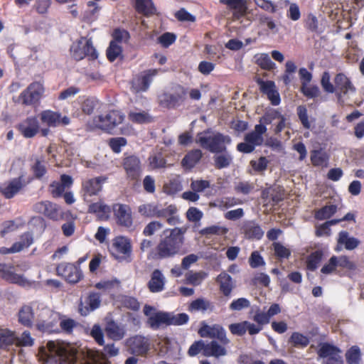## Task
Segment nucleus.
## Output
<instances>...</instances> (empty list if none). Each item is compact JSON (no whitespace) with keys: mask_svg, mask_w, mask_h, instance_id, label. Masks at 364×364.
Returning <instances> with one entry per match:
<instances>
[{"mask_svg":"<svg viewBox=\"0 0 364 364\" xmlns=\"http://www.w3.org/2000/svg\"><path fill=\"white\" fill-rule=\"evenodd\" d=\"M186 231V228H183L165 230L155 250L149 252L148 259H162L178 255L184 242Z\"/></svg>","mask_w":364,"mask_h":364,"instance_id":"1","label":"nucleus"},{"mask_svg":"<svg viewBox=\"0 0 364 364\" xmlns=\"http://www.w3.org/2000/svg\"><path fill=\"white\" fill-rule=\"evenodd\" d=\"M76 350L58 342L48 341L43 348L45 364H76Z\"/></svg>","mask_w":364,"mask_h":364,"instance_id":"2","label":"nucleus"},{"mask_svg":"<svg viewBox=\"0 0 364 364\" xmlns=\"http://www.w3.org/2000/svg\"><path fill=\"white\" fill-rule=\"evenodd\" d=\"M196 142L212 153H219L226 150L225 144H230L231 139L229 136L207 130L197 134Z\"/></svg>","mask_w":364,"mask_h":364,"instance_id":"3","label":"nucleus"},{"mask_svg":"<svg viewBox=\"0 0 364 364\" xmlns=\"http://www.w3.org/2000/svg\"><path fill=\"white\" fill-rule=\"evenodd\" d=\"M124 119V115L119 111L111 110L106 114H99L87 122L91 129H101L109 134H114L117 125Z\"/></svg>","mask_w":364,"mask_h":364,"instance_id":"4","label":"nucleus"},{"mask_svg":"<svg viewBox=\"0 0 364 364\" xmlns=\"http://www.w3.org/2000/svg\"><path fill=\"white\" fill-rule=\"evenodd\" d=\"M267 132L265 125L259 124L255 125L252 132L247 133L245 136V141L237 146V149L242 153H252L256 146H260L264 142L263 134Z\"/></svg>","mask_w":364,"mask_h":364,"instance_id":"5","label":"nucleus"},{"mask_svg":"<svg viewBox=\"0 0 364 364\" xmlns=\"http://www.w3.org/2000/svg\"><path fill=\"white\" fill-rule=\"evenodd\" d=\"M58 319L57 313L48 307L40 304L36 316L37 328L41 331H50Z\"/></svg>","mask_w":364,"mask_h":364,"instance_id":"6","label":"nucleus"},{"mask_svg":"<svg viewBox=\"0 0 364 364\" xmlns=\"http://www.w3.org/2000/svg\"><path fill=\"white\" fill-rule=\"evenodd\" d=\"M333 82L338 101L340 103L343 104L346 97L355 93L356 88L350 79L343 73H339L335 76Z\"/></svg>","mask_w":364,"mask_h":364,"instance_id":"7","label":"nucleus"},{"mask_svg":"<svg viewBox=\"0 0 364 364\" xmlns=\"http://www.w3.org/2000/svg\"><path fill=\"white\" fill-rule=\"evenodd\" d=\"M70 53L72 57L76 60H80L85 56H88L92 59L97 58V53L93 47L92 41L84 37L80 38L77 42L73 43L70 47Z\"/></svg>","mask_w":364,"mask_h":364,"instance_id":"8","label":"nucleus"},{"mask_svg":"<svg viewBox=\"0 0 364 364\" xmlns=\"http://www.w3.org/2000/svg\"><path fill=\"white\" fill-rule=\"evenodd\" d=\"M13 269L14 267L11 264L0 263V277L10 283L24 288H30L33 286L34 281L28 279L23 274L15 273Z\"/></svg>","mask_w":364,"mask_h":364,"instance_id":"9","label":"nucleus"},{"mask_svg":"<svg viewBox=\"0 0 364 364\" xmlns=\"http://www.w3.org/2000/svg\"><path fill=\"white\" fill-rule=\"evenodd\" d=\"M317 353L324 359L322 364H343L341 350L335 346L328 343H321Z\"/></svg>","mask_w":364,"mask_h":364,"instance_id":"10","label":"nucleus"},{"mask_svg":"<svg viewBox=\"0 0 364 364\" xmlns=\"http://www.w3.org/2000/svg\"><path fill=\"white\" fill-rule=\"evenodd\" d=\"M44 92L42 84L38 82L31 83L19 96V100L25 105H34L40 100Z\"/></svg>","mask_w":364,"mask_h":364,"instance_id":"11","label":"nucleus"},{"mask_svg":"<svg viewBox=\"0 0 364 364\" xmlns=\"http://www.w3.org/2000/svg\"><path fill=\"white\" fill-rule=\"evenodd\" d=\"M26 186L23 176L0 183V192L6 198L11 199L17 195Z\"/></svg>","mask_w":364,"mask_h":364,"instance_id":"12","label":"nucleus"},{"mask_svg":"<svg viewBox=\"0 0 364 364\" xmlns=\"http://www.w3.org/2000/svg\"><path fill=\"white\" fill-rule=\"evenodd\" d=\"M40 119L43 124L50 127H56L60 125L67 126L70 123V119L68 117H62L60 112L50 109L41 112Z\"/></svg>","mask_w":364,"mask_h":364,"instance_id":"13","label":"nucleus"},{"mask_svg":"<svg viewBox=\"0 0 364 364\" xmlns=\"http://www.w3.org/2000/svg\"><path fill=\"white\" fill-rule=\"evenodd\" d=\"M114 215L118 225L130 228L133 225L132 210L129 205L116 203L112 207Z\"/></svg>","mask_w":364,"mask_h":364,"instance_id":"14","label":"nucleus"},{"mask_svg":"<svg viewBox=\"0 0 364 364\" xmlns=\"http://www.w3.org/2000/svg\"><path fill=\"white\" fill-rule=\"evenodd\" d=\"M198 333L203 338H212L218 339L223 345H227L230 341L226 336L225 329L218 324L209 326L203 324L199 329Z\"/></svg>","mask_w":364,"mask_h":364,"instance_id":"15","label":"nucleus"},{"mask_svg":"<svg viewBox=\"0 0 364 364\" xmlns=\"http://www.w3.org/2000/svg\"><path fill=\"white\" fill-rule=\"evenodd\" d=\"M58 275L65 278L70 283H77L82 277L80 269L73 264L62 263L57 267Z\"/></svg>","mask_w":364,"mask_h":364,"instance_id":"16","label":"nucleus"},{"mask_svg":"<svg viewBox=\"0 0 364 364\" xmlns=\"http://www.w3.org/2000/svg\"><path fill=\"white\" fill-rule=\"evenodd\" d=\"M123 167L127 176L130 180L137 181L141 174V165L139 159L136 156H129L124 158Z\"/></svg>","mask_w":364,"mask_h":364,"instance_id":"17","label":"nucleus"},{"mask_svg":"<svg viewBox=\"0 0 364 364\" xmlns=\"http://www.w3.org/2000/svg\"><path fill=\"white\" fill-rule=\"evenodd\" d=\"M159 70L158 69H151L147 70L143 75L135 77L132 80V88L133 91L135 92H146Z\"/></svg>","mask_w":364,"mask_h":364,"instance_id":"18","label":"nucleus"},{"mask_svg":"<svg viewBox=\"0 0 364 364\" xmlns=\"http://www.w3.org/2000/svg\"><path fill=\"white\" fill-rule=\"evenodd\" d=\"M107 178L98 176L85 180L82 182V192L85 199L88 196H97L102 189V185L106 182Z\"/></svg>","mask_w":364,"mask_h":364,"instance_id":"19","label":"nucleus"},{"mask_svg":"<svg viewBox=\"0 0 364 364\" xmlns=\"http://www.w3.org/2000/svg\"><path fill=\"white\" fill-rule=\"evenodd\" d=\"M127 345L132 353L136 355H144L149 350V340L148 338L137 335L127 340Z\"/></svg>","mask_w":364,"mask_h":364,"instance_id":"20","label":"nucleus"},{"mask_svg":"<svg viewBox=\"0 0 364 364\" xmlns=\"http://www.w3.org/2000/svg\"><path fill=\"white\" fill-rule=\"evenodd\" d=\"M101 304V296L98 293H90L84 302L79 304V311L82 316H87L96 310Z\"/></svg>","mask_w":364,"mask_h":364,"instance_id":"21","label":"nucleus"},{"mask_svg":"<svg viewBox=\"0 0 364 364\" xmlns=\"http://www.w3.org/2000/svg\"><path fill=\"white\" fill-rule=\"evenodd\" d=\"M18 129L24 137L32 138L39 131L38 121L36 117H28L18 125Z\"/></svg>","mask_w":364,"mask_h":364,"instance_id":"22","label":"nucleus"},{"mask_svg":"<svg viewBox=\"0 0 364 364\" xmlns=\"http://www.w3.org/2000/svg\"><path fill=\"white\" fill-rule=\"evenodd\" d=\"M166 278L161 270L154 269L151 274L147 286L152 293L161 292L164 289Z\"/></svg>","mask_w":364,"mask_h":364,"instance_id":"23","label":"nucleus"},{"mask_svg":"<svg viewBox=\"0 0 364 364\" xmlns=\"http://www.w3.org/2000/svg\"><path fill=\"white\" fill-rule=\"evenodd\" d=\"M187 91L185 87L177 85L172 89V92L166 95V100L172 107L181 105L186 99Z\"/></svg>","mask_w":364,"mask_h":364,"instance_id":"24","label":"nucleus"},{"mask_svg":"<svg viewBox=\"0 0 364 364\" xmlns=\"http://www.w3.org/2000/svg\"><path fill=\"white\" fill-rule=\"evenodd\" d=\"M18 321L26 327H31L36 321V316L32 306L28 304L23 305L18 312Z\"/></svg>","mask_w":364,"mask_h":364,"instance_id":"25","label":"nucleus"},{"mask_svg":"<svg viewBox=\"0 0 364 364\" xmlns=\"http://www.w3.org/2000/svg\"><path fill=\"white\" fill-rule=\"evenodd\" d=\"M107 336L113 341H120L126 335L124 325L118 323L114 321H109L105 327Z\"/></svg>","mask_w":364,"mask_h":364,"instance_id":"26","label":"nucleus"},{"mask_svg":"<svg viewBox=\"0 0 364 364\" xmlns=\"http://www.w3.org/2000/svg\"><path fill=\"white\" fill-rule=\"evenodd\" d=\"M220 2L233 10L232 16L235 19H240L246 14L247 6L245 0H220Z\"/></svg>","mask_w":364,"mask_h":364,"instance_id":"27","label":"nucleus"},{"mask_svg":"<svg viewBox=\"0 0 364 364\" xmlns=\"http://www.w3.org/2000/svg\"><path fill=\"white\" fill-rule=\"evenodd\" d=\"M128 119L135 124H148L153 122L152 116L147 111L136 107L129 111Z\"/></svg>","mask_w":364,"mask_h":364,"instance_id":"28","label":"nucleus"},{"mask_svg":"<svg viewBox=\"0 0 364 364\" xmlns=\"http://www.w3.org/2000/svg\"><path fill=\"white\" fill-rule=\"evenodd\" d=\"M219 284L220 290L225 296H229L235 287V283L232 278L226 272H221L216 279Z\"/></svg>","mask_w":364,"mask_h":364,"instance_id":"29","label":"nucleus"},{"mask_svg":"<svg viewBox=\"0 0 364 364\" xmlns=\"http://www.w3.org/2000/svg\"><path fill=\"white\" fill-rule=\"evenodd\" d=\"M112 246L117 252L130 257L132 247L129 238L123 236L117 237L113 240Z\"/></svg>","mask_w":364,"mask_h":364,"instance_id":"30","label":"nucleus"},{"mask_svg":"<svg viewBox=\"0 0 364 364\" xmlns=\"http://www.w3.org/2000/svg\"><path fill=\"white\" fill-rule=\"evenodd\" d=\"M149 326L154 330L159 328L161 326H169V313L168 312H156L154 313L147 321Z\"/></svg>","mask_w":364,"mask_h":364,"instance_id":"31","label":"nucleus"},{"mask_svg":"<svg viewBox=\"0 0 364 364\" xmlns=\"http://www.w3.org/2000/svg\"><path fill=\"white\" fill-rule=\"evenodd\" d=\"M360 242L358 239L350 237L349 234L346 231H342L338 235V246L336 248L337 251H340L341 250V247L340 245H344L345 248L348 250H352L356 248Z\"/></svg>","mask_w":364,"mask_h":364,"instance_id":"32","label":"nucleus"},{"mask_svg":"<svg viewBox=\"0 0 364 364\" xmlns=\"http://www.w3.org/2000/svg\"><path fill=\"white\" fill-rule=\"evenodd\" d=\"M16 336L15 332L8 328L0 329V348L6 349L16 344Z\"/></svg>","mask_w":364,"mask_h":364,"instance_id":"33","label":"nucleus"},{"mask_svg":"<svg viewBox=\"0 0 364 364\" xmlns=\"http://www.w3.org/2000/svg\"><path fill=\"white\" fill-rule=\"evenodd\" d=\"M244 232L250 239L259 240L264 235L262 228L252 221L247 222L243 227Z\"/></svg>","mask_w":364,"mask_h":364,"instance_id":"34","label":"nucleus"},{"mask_svg":"<svg viewBox=\"0 0 364 364\" xmlns=\"http://www.w3.org/2000/svg\"><path fill=\"white\" fill-rule=\"evenodd\" d=\"M89 213H95L100 219H107L110 213V208L108 205L102 201L94 203L90 205Z\"/></svg>","mask_w":364,"mask_h":364,"instance_id":"35","label":"nucleus"},{"mask_svg":"<svg viewBox=\"0 0 364 364\" xmlns=\"http://www.w3.org/2000/svg\"><path fill=\"white\" fill-rule=\"evenodd\" d=\"M203 154L200 150L195 149L188 152L182 160V165L187 168H193L200 160Z\"/></svg>","mask_w":364,"mask_h":364,"instance_id":"36","label":"nucleus"},{"mask_svg":"<svg viewBox=\"0 0 364 364\" xmlns=\"http://www.w3.org/2000/svg\"><path fill=\"white\" fill-rule=\"evenodd\" d=\"M205 348V355L206 356L220 357L225 355L227 353L225 348L215 341L206 344Z\"/></svg>","mask_w":364,"mask_h":364,"instance_id":"37","label":"nucleus"},{"mask_svg":"<svg viewBox=\"0 0 364 364\" xmlns=\"http://www.w3.org/2000/svg\"><path fill=\"white\" fill-rule=\"evenodd\" d=\"M136 9L145 16L153 15L156 9L151 0H136Z\"/></svg>","mask_w":364,"mask_h":364,"instance_id":"38","label":"nucleus"},{"mask_svg":"<svg viewBox=\"0 0 364 364\" xmlns=\"http://www.w3.org/2000/svg\"><path fill=\"white\" fill-rule=\"evenodd\" d=\"M220 154L214 156V162L216 168L221 169L227 168L232 161V156L230 154L225 151L220 152Z\"/></svg>","mask_w":364,"mask_h":364,"instance_id":"39","label":"nucleus"},{"mask_svg":"<svg viewBox=\"0 0 364 364\" xmlns=\"http://www.w3.org/2000/svg\"><path fill=\"white\" fill-rule=\"evenodd\" d=\"M31 170L36 178H41L47 171L44 158H35L34 162L31 166Z\"/></svg>","mask_w":364,"mask_h":364,"instance_id":"40","label":"nucleus"},{"mask_svg":"<svg viewBox=\"0 0 364 364\" xmlns=\"http://www.w3.org/2000/svg\"><path fill=\"white\" fill-rule=\"evenodd\" d=\"M33 240L32 235L29 232H26L21 235L19 241L15 242L11 246V251L18 252L23 248L29 247L33 243Z\"/></svg>","mask_w":364,"mask_h":364,"instance_id":"41","label":"nucleus"},{"mask_svg":"<svg viewBox=\"0 0 364 364\" xmlns=\"http://www.w3.org/2000/svg\"><path fill=\"white\" fill-rule=\"evenodd\" d=\"M256 20L260 26H266L269 31L275 33L277 32V25L273 18L264 14H257Z\"/></svg>","mask_w":364,"mask_h":364,"instance_id":"42","label":"nucleus"},{"mask_svg":"<svg viewBox=\"0 0 364 364\" xmlns=\"http://www.w3.org/2000/svg\"><path fill=\"white\" fill-rule=\"evenodd\" d=\"M255 63L264 70H272L275 66V63L271 60L267 53H258L255 55Z\"/></svg>","mask_w":364,"mask_h":364,"instance_id":"43","label":"nucleus"},{"mask_svg":"<svg viewBox=\"0 0 364 364\" xmlns=\"http://www.w3.org/2000/svg\"><path fill=\"white\" fill-rule=\"evenodd\" d=\"M348 364H360L361 361V352L357 346H352L346 353Z\"/></svg>","mask_w":364,"mask_h":364,"instance_id":"44","label":"nucleus"},{"mask_svg":"<svg viewBox=\"0 0 364 364\" xmlns=\"http://www.w3.org/2000/svg\"><path fill=\"white\" fill-rule=\"evenodd\" d=\"M99 101L95 97H87L81 104L82 112L87 115L92 114L99 106Z\"/></svg>","mask_w":364,"mask_h":364,"instance_id":"45","label":"nucleus"},{"mask_svg":"<svg viewBox=\"0 0 364 364\" xmlns=\"http://www.w3.org/2000/svg\"><path fill=\"white\" fill-rule=\"evenodd\" d=\"M207 277V274L204 272H189L186 274V282L189 284L197 286Z\"/></svg>","mask_w":364,"mask_h":364,"instance_id":"46","label":"nucleus"},{"mask_svg":"<svg viewBox=\"0 0 364 364\" xmlns=\"http://www.w3.org/2000/svg\"><path fill=\"white\" fill-rule=\"evenodd\" d=\"M323 254L321 251H315L312 252L306 259L307 269L314 271L322 259Z\"/></svg>","mask_w":364,"mask_h":364,"instance_id":"47","label":"nucleus"},{"mask_svg":"<svg viewBox=\"0 0 364 364\" xmlns=\"http://www.w3.org/2000/svg\"><path fill=\"white\" fill-rule=\"evenodd\" d=\"M149 163L153 169L164 168L166 165V161L161 153L151 155L149 158Z\"/></svg>","mask_w":364,"mask_h":364,"instance_id":"48","label":"nucleus"},{"mask_svg":"<svg viewBox=\"0 0 364 364\" xmlns=\"http://www.w3.org/2000/svg\"><path fill=\"white\" fill-rule=\"evenodd\" d=\"M122 51V49L120 44L116 43L115 41H111L107 50V58L112 62L121 55Z\"/></svg>","mask_w":364,"mask_h":364,"instance_id":"49","label":"nucleus"},{"mask_svg":"<svg viewBox=\"0 0 364 364\" xmlns=\"http://www.w3.org/2000/svg\"><path fill=\"white\" fill-rule=\"evenodd\" d=\"M34 344V339L28 331H24L20 336H16V345L23 347H31Z\"/></svg>","mask_w":364,"mask_h":364,"instance_id":"50","label":"nucleus"},{"mask_svg":"<svg viewBox=\"0 0 364 364\" xmlns=\"http://www.w3.org/2000/svg\"><path fill=\"white\" fill-rule=\"evenodd\" d=\"M189 320V316L185 313L175 314L169 313V326H181L186 324Z\"/></svg>","mask_w":364,"mask_h":364,"instance_id":"51","label":"nucleus"},{"mask_svg":"<svg viewBox=\"0 0 364 364\" xmlns=\"http://www.w3.org/2000/svg\"><path fill=\"white\" fill-rule=\"evenodd\" d=\"M228 230L227 228L220 225H212L210 227H207L200 230V233L203 235H223L228 232Z\"/></svg>","mask_w":364,"mask_h":364,"instance_id":"52","label":"nucleus"},{"mask_svg":"<svg viewBox=\"0 0 364 364\" xmlns=\"http://www.w3.org/2000/svg\"><path fill=\"white\" fill-rule=\"evenodd\" d=\"M337 210L336 205H326L316 213V218L318 220H325L331 217Z\"/></svg>","mask_w":364,"mask_h":364,"instance_id":"53","label":"nucleus"},{"mask_svg":"<svg viewBox=\"0 0 364 364\" xmlns=\"http://www.w3.org/2000/svg\"><path fill=\"white\" fill-rule=\"evenodd\" d=\"M311 161L314 166H323L326 164L328 157L324 152L315 150L311 153Z\"/></svg>","mask_w":364,"mask_h":364,"instance_id":"54","label":"nucleus"},{"mask_svg":"<svg viewBox=\"0 0 364 364\" xmlns=\"http://www.w3.org/2000/svg\"><path fill=\"white\" fill-rule=\"evenodd\" d=\"M291 342L293 343L294 346L296 347H306L309 343V339L307 336L298 333L294 332L292 333L290 338Z\"/></svg>","mask_w":364,"mask_h":364,"instance_id":"55","label":"nucleus"},{"mask_svg":"<svg viewBox=\"0 0 364 364\" xmlns=\"http://www.w3.org/2000/svg\"><path fill=\"white\" fill-rule=\"evenodd\" d=\"M163 228V224L159 221L149 223L143 230V235L146 237H151L155 235Z\"/></svg>","mask_w":364,"mask_h":364,"instance_id":"56","label":"nucleus"},{"mask_svg":"<svg viewBox=\"0 0 364 364\" xmlns=\"http://www.w3.org/2000/svg\"><path fill=\"white\" fill-rule=\"evenodd\" d=\"M177 212V208L174 205H168L166 208H161L159 206L156 205L154 217L161 218H166L171 215H174Z\"/></svg>","mask_w":364,"mask_h":364,"instance_id":"57","label":"nucleus"},{"mask_svg":"<svg viewBox=\"0 0 364 364\" xmlns=\"http://www.w3.org/2000/svg\"><path fill=\"white\" fill-rule=\"evenodd\" d=\"M90 335L95 339L97 344L104 346V332L99 324L93 325L90 330Z\"/></svg>","mask_w":364,"mask_h":364,"instance_id":"58","label":"nucleus"},{"mask_svg":"<svg viewBox=\"0 0 364 364\" xmlns=\"http://www.w3.org/2000/svg\"><path fill=\"white\" fill-rule=\"evenodd\" d=\"M216 203V206L224 210L239 204L240 200L233 197H225L218 200Z\"/></svg>","mask_w":364,"mask_h":364,"instance_id":"59","label":"nucleus"},{"mask_svg":"<svg viewBox=\"0 0 364 364\" xmlns=\"http://www.w3.org/2000/svg\"><path fill=\"white\" fill-rule=\"evenodd\" d=\"M301 92L308 98L312 99L317 97L320 94V90L316 85H303L301 86Z\"/></svg>","mask_w":364,"mask_h":364,"instance_id":"60","label":"nucleus"},{"mask_svg":"<svg viewBox=\"0 0 364 364\" xmlns=\"http://www.w3.org/2000/svg\"><path fill=\"white\" fill-rule=\"evenodd\" d=\"M156 205L154 203L141 204L138 207V212L143 216L153 218L156 210Z\"/></svg>","mask_w":364,"mask_h":364,"instance_id":"61","label":"nucleus"},{"mask_svg":"<svg viewBox=\"0 0 364 364\" xmlns=\"http://www.w3.org/2000/svg\"><path fill=\"white\" fill-rule=\"evenodd\" d=\"M268 164L269 160L264 156L259 157L258 160H252L250 161L251 166L257 172L264 171Z\"/></svg>","mask_w":364,"mask_h":364,"instance_id":"62","label":"nucleus"},{"mask_svg":"<svg viewBox=\"0 0 364 364\" xmlns=\"http://www.w3.org/2000/svg\"><path fill=\"white\" fill-rule=\"evenodd\" d=\"M321 85L326 92L333 93L336 92L334 85L331 82V76L328 72H324L323 73L321 80Z\"/></svg>","mask_w":364,"mask_h":364,"instance_id":"63","label":"nucleus"},{"mask_svg":"<svg viewBox=\"0 0 364 364\" xmlns=\"http://www.w3.org/2000/svg\"><path fill=\"white\" fill-rule=\"evenodd\" d=\"M43 215L50 219L57 220L60 215L58 205L48 201Z\"/></svg>","mask_w":364,"mask_h":364,"instance_id":"64","label":"nucleus"}]
</instances>
